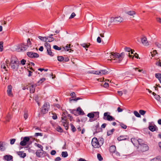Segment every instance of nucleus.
Returning a JSON list of instances; mask_svg holds the SVG:
<instances>
[{
    "mask_svg": "<svg viewBox=\"0 0 161 161\" xmlns=\"http://www.w3.org/2000/svg\"><path fill=\"white\" fill-rule=\"evenodd\" d=\"M110 56V60L113 63H119L123 59L125 53L122 52L119 54L117 52H112Z\"/></svg>",
    "mask_w": 161,
    "mask_h": 161,
    "instance_id": "1",
    "label": "nucleus"
},
{
    "mask_svg": "<svg viewBox=\"0 0 161 161\" xmlns=\"http://www.w3.org/2000/svg\"><path fill=\"white\" fill-rule=\"evenodd\" d=\"M19 65V62L16 58H12L11 59L10 65L11 69L17 71L18 70Z\"/></svg>",
    "mask_w": 161,
    "mask_h": 161,
    "instance_id": "2",
    "label": "nucleus"
},
{
    "mask_svg": "<svg viewBox=\"0 0 161 161\" xmlns=\"http://www.w3.org/2000/svg\"><path fill=\"white\" fill-rule=\"evenodd\" d=\"M27 46L25 43H21L17 45L16 49L19 52H24L27 49Z\"/></svg>",
    "mask_w": 161,
    "mask_h": 161,
    "instance_id": "3",
    "label": "nucleus"
},
{
    "mask_svg": "<svg viewBox=\"0 0 161 161\" xmlns=\"http://www.w3.org/2000/svg\"><path fill=\"white\" fill-rule=\"evenodd\" d=\"M110 113L109 112L104 113L103 114V119L108 121H112L115 120V118L112 116L110 115Z\"/></svg>",
    "mask_w": 161,
    "mask_h": 161,
    "instance_id": "4",
    "label": "nucleus"
},
{
    "mask_svg": "<svg viewBox=\"0 0 161 161\" xmlns=\"http://www.w3.org/2000/svg\"><path fill=\"white\" fill-rule=\"evenodd\" d=\"M50 108L49 103L46 102L45 103L42 107L41 112L42 114H45L47 113Z\"/></svg>",
    "mask_w": 161,
    "mask_h": 161,
    "instance_id": "5",
    "label": "nucleus"
},
{
    "mask_svg": "<svg viewBox=\"0 0 161 161\" xmlns=\"http://www.w3.org/2000/svg\"><path fill=\"white\" fill-rule=\"evenodd\" d=\"M92 146L95 148H98L99 147L98 140L96 137L93 138L92 141Z\"/></svg>",
    "mask_w": 161,
    "mask_h": 161,
    "instance_id": "6",
    "label": "nucleus"
},
{
    "mask_svg": "<svg viewBox=\"0 0 161 161\" xmlns=\"http://www.w3.org/2000/svg\"><path fill=\"white\" fill-rule=\"evenodd\" d=\"M27 55L31 58H38L39 57V55L37 53H34L32 52H29L27 53Z\"/></svg>",
    "mask_w": 161,
    "mask_h": 161,
    "instance_id": "7",
    "label": "nucleus"
},
{
    "mask_svg": "<svg viewBox=\"0 0 161 161\" xmlns=\"http://www.w3.org/2000/svg\"><path fill=\"white\" fill-rule=\"evenodd\" d=\"M30 140V138L29 137L25 136V137L23 141H21L20 142V145L22 146H24L26 145L27 142H28Z\"/></svg>",
    "mask_w": 161,
    "mask_h": 161,
    "instance_id": "8",
    "label": "nucleus"
},
{
    "mask_svg": "<svg viewBox=\"0 0 161 161\" xmlns=\"http://www.w3.org/2000/svg\"><path fill=\"white\" fill-rule=\"evenodd\" d=\"M142 151L145 152L148 150L149 147L147 145L144 144L139 147Z\"/></svg>",
    "mask_w": 161,
    "mask_h": 161,
    "instance_id": "9",
    "label": "nucleus"
},
{
    "mask_svg": "<svg viewBox=\"0 0 161 161\" xmlns=\"http://www.w3.org/2000/svg\"><path fill=\"white\" fill-rule=\"evenodd\" d=\"M42 150H37L36 153L37 157L39 158H41L44 157L45 155L44 152H42Z\"/></svg>",
    "mask_w": 161,
    "mask_h": 161,
    "instance_id": "10",
    "label": "nucleus"
},
{
    "mask_svg": "<svg viewBox=\"0 0 161 161\" xmlns=\"http://www.w3.org/2000/svg\"><path fill=\"white\" fill-rule=\"evenodd\" d=\"M94 134L97 133L101 131L102 129L99 127V124L97 125L94 127Z\"/></svg>",
    "mask_w": 161,
    "mask_h": 161,
    "instance_id": "11",
    "label": "nucleus"
},
{
    "mask_svg": "<svg viewBox=\"0 0 161 161\" xmlns=\"http://www.w3.org/2000/svg\"><path fill=\"white\" fill-rule=\"evenodd\" d=\"M113 19V21L115 23L121 22L123 21V19L120 16L115 17L114 18L112 17L111 19Z\"/></svg>",
    "mask_w": 161,
    "mask_h": 161,
    "instance_id": "12",
    "label": "nucleus"
},
{
    "mask_svg": "<svg viewBox=\"0 0 161 161\" xmlns=\"http://www.w3.org/2000/svg\"><path fill=\"white\" fill-rule=\"evenodd\" d=\"M12 87L11 85H9L8 86L7 93L8 96L10 97H12L13 95L12 93Z\"/></svg>",
    "mask_w": 161,
    "mask_h": 161,
    "instance_id": "13",
    "label": "nucleus"
},
{
    "mask_svg": "<svg viewBox=\"0 0 161 161\" xmlns=\"http://www.w3.org/2000/svg\"><path fill=\"white\" fill-rule=\"evenodd\" d=\"M142 43L145 46L148 45V43L147 40V39L145 36H143L141 38Z\"/></svg>",
    "mask_w": 161,
    "mask_h": 161,
    "instance_id": "14",
    "label": "nucleus"
},
{
    "mask_svg": "<svg viewBox=\"0 0 161 161\" xmlns=\"http://www.w3.org/2000/svg\"><path fill=\"white\" fill-rule=\"evenodd\" d=\"M4 158L5 160L8 161L11 160L13 161V157L10 155H5L4 156Z\"/></svg>",
    "mask_w": 161,
    "mask_h": 161,
    "instance_id": "15",
    "label": "nucleus"
},
{
    "mask_svg": "<svg viewBox=\"0 0 161 161\" xmlns=\"http://www.w3.org/2000/svg\"><path fill=\"white\" fill-rule=\"evenodd\" d=\"M78 115H83L85 113L81 108L80 107H78L76 109Z\"/></svg>",
    "mask_w": 161,
    "mask_h": 161,
    "instance_id": "16",
    "label": "nucleus"
},
{
    "mask_svg": "<svg viewBox=\"0 0 161 161\" xmlns=\"http://www.w3.org/2000/svg\"><path fill=\"white\" fill-rule=\"evenodd\" d=\"M116 151V148L114 145H112L109 147V151L110 153H114Z\"/></svg>",
    "mask_w": 161,
    "mask_h": 161,
    "instance_id": "17",
    "label": "nucleus"
},
{
    "mask_svg": "<svg viewBox=\"0 0 161 161\" xmlns=\"http://www.w3.org/2000/svg\"><path fill=\"white\" fill-rule=\"evenodd\" d=\"M36 86V85H32L30 87V91L31 93H33L35 92V89Z\"/></svg>",
    "mask_w": 161,
    "mask_h": 161,
    "instance_id": "18",
    "label": "nucleus"
},
{
    "mask_svg": "<svg viewBox=\"0 0 161 161\" xmlns=\"http://www.w3.org/2000/svg\"><path fill=\"white\" fill-rule=\"evenodd\" d=\"M149 129L152 132H153L156 130V129H157L155 125H150L148 127Z\"/></svg>",
    "mask_w": 161,
    "mask_h": 161,
    "instance_id": "19",
    "label": "nucleus"
},
{
    "mask_svg": "<svg viewBox=\"0 0 161 161\" xmlns=\"http://www.w3.org/2000/svg\"><path fill=\"white\" fill-rule=\"evenodd\" d=\"M17 153L18 154L21 158H24L26 156V153H24L22 151H19L17 152Z\"/></svg>",
    "mask_w": 161,
    "mask_h": 161,
    "instance_id": "20",
    "label": "nucleus"
},
{
    "mask_svg": "<svg viewBox=\"0 0 161 161\" xmlns=\"http://www.w3.org/2000/svg\"><path fill=\"white\" fill-rule=\"evenodd\" d=\"M98 142L99 143V147H100L103 144L104 142V140L103 138H100L99 140H98Z\"/></svg>",
    "mask_w": 161,
    "mask_h": 161,
    "instance_id": "21",
    "label": "nucleus"
},
{
    "mask_svg": "<svg viewBox=\"0 0 161 161\" xmlns=\"http://www.w3.org/2000/svg\"><path fill=\"white\" fill-rule=\"evenodd\" d=\"M38 38L41 41L43 42H47L48 40V37H42L41 36H39Z\"/></svg>",
    "mask_w": 161,
    "mask_h": 161,
    "instance_id": "22",
    "label": "nucleus"
},
{
    "mask_svg": "<svg viewBox=\"0 0 161 161\" xmlns=\"http://www.w3.org/2000/svg\"><path fill=\"white\" fill-rule=\"evenodd\" d=\"M69 111H70V113L73 114L75 115L76 116H77L78 115L76 109L75 110L74 109H69Z\"/></svg>",
    "mask_w": 161,
    "mask_h": 161,
    "instance_id": "23",
    "label": "nucleus"
},
{
    "mask_svg": "<svg viewBox=\"0 0 161 161\" xmlns=\"http://www.w3.org/2000/svg\"><path fill=\"white\" fill-rule=\"evenodd\" d=\"M100 75H106L108 73V71L106 69L101 70H100Z\"/></svg>",
    "mask_w": 161,
    "mask_h": 161,
    "instance_id": "24",
    "label": "nucleus"
},
{
    "mask_svg": "<svg viewBox=\"0 0 161 161\" xmlns=\"http://www.w3.org/2000/svg\"><path fill=\"white\" fill-rule=\"evenodd\" d=\"M155 76L159 80L160 82L161 83V74L156 73L155 74Z\"/></svg>",
    "mask_w": 161,
    "mask_h": 161,
    "instance_id": "25",
    "label": "nucleus"
},
{
    "mask_svg": "<svg viewBox=\"0 0 161 161\" xmlns=\"http://www.w3.org/2000/svg\"><path fill=\"white\" fill-rule=\"evenodd\" d=\"M45 47L46 48L47 51L51 49V47L50 45L47 42H46L44 44Z\"/></svg>",
    "mask_w": 161,
    "mask_h": 161,
    "instance_id": "26",
    "label": "nucleus"
},
{
    "mask_svg": "<svg viewBox=\"0 0 161 161\" xmlns=\"http://www.w3.org/2000/svg\"><path fill=\"white\" fill-rule=\"evenodd\" d=\"M152 161H161V157L160 156H158L151 160Z\"/></svg>",
    "mask_w": 161,
    "mask_h": 161,
    "instance_id": "27",
    "label": "nucleus"
},
{
    "mask_svg": "<svg viewBox=\"0 0 161 161\" xmlns=\"http://www.w3.org/2000/svg\"><path fill=\"white\" fill-rule=\"evenodd\" d=\"M62 120L61 122L62 124H64L65 123H67L68 122V120L67 119L66 116H64V117H62Z\"/></svg>",
    "mask_w": 161,
    "mask_h": 161,
    "instance_id": "28",
    "label": "nucleus"
},
{
    "mask_svg": "<svg viewBox=\"0 0 161 161\" xmlns=\"http://www.w3.org/2000/svg\"><path fill=\"white\" fill-rule=\"evenodd\" d=\"M126 139L125 137V136H120L119 137L117 138V139L119 141H121L122 140H126Z\"/></svg>",
    "mask_w": 161,
    "mask_h": 161,
    "instance_id": "29",
    "label": "nucleus"
},
{
    "mask_svg": "<svg viewBox=\"0 0 161 161\" xmlns=\"http://www.w3.org/2000/svg\"><path fill=\"white\" fill-rule=\"evenodd\" d=\"M47 52L48 54L51 57L53 56L54 55V53L52 52L51 49L48 50V51L47 50Z\"/></svg>",
    "mask_w": 161,
    "mask_h": 161,
    "instance_id": "30",
    "label": "nucleus"
},
{
    "mask_svg": "<svg viewBox=\"0 0 161 161\" xmlns=\"http://www.w3.org/2000/svg\"><path fill=\"white\" fill-rule=\"evenodd\" d=\"M61 155L62 157L66 158L68 156V154L67 152H62Z\"/></svg>",
    "mask_w": 161,
    "mask_h": 161,
    "instance_id": "31",
    "label": "nucleus"
},
{
    "mask_svg": "<svg viewBox=\"0 0 161 161\" xmlns=\"http://www.w3.org/2000/svg\"><path fill=\"white\" fill-rule=\"evenodd\" d=\"M114 129H112L111 130L108 131L107 133V135L109 136L111 135L112 134H113V132H114Z\"/></svg>",
    "mask_w": 161,
    "mask_h": 161,
    "instance_id": "32",
    "label": "nucleus"
},
{
    "mask_svg": "<svg viewBox=\"0 0 161 161\" xmlns=\"http://www.w3.org/2000/svg\"><path fill=\"white\" fill-rule=\"evenodd\" d=\"M87 116L90 118H93L94 117L95 114H94L92 113H89L87 114Z\"/></svg>",
    "mask_w": 161,
    "mask_h": 161,
    "instance_id": "33",
    "label": "nucleus"
},
{
    "mask_svg": "<svg viewBox=\"0 0 161 161\" xmlns=\"http://www.w3.org/2000/svg\"><path fill=\"white\" fill-rule=\"evenodd\" d=\"M70 45H67L65 47H63L64 50L65 51H68L70 48Z\"/></svg>",
    "mask_w": 161,
    "mask_h": 161,
    "instance_id": "34",
    "label": "nucleus"
},
{
    "mask_svg": "<svg viewBox=\"0 0 161 161\" xmlns=\"http://www.w3.org/2000/svg\"><path fill=\"white\" fill-rule=\"evenodd\" d=\"M24 117L25 120L28 117V111H24Z\"/></svg>",
    "mask_w": 161,
    "mask_h": 161,
    "instance_id": "35",
    "label": "nucleus"
},
{
    "mask_svg": "<svg viewBox=\"0 0 161 161\" xmlns=\"http://www.w3.org/2000/svg\"><path fill=\"white\" fill-rule=\"evenodd\" d=\"M5 148L3 145V144L1 142H0V150L2 151H4L5 150Z\"/></svg>",
    "mask_w": 161,
    "mask_h": 161,
    "instance_id": "36",
    "label": "nucleus"
},
{
    "mask_svg": "<svg viewBox=\"0 0 161 161\" xmlns=\"http://www.w3.org/2000/svg\"><path fill=\"white\" fill-rule=\"evenodd\" d=\"M127 14L130 15H133L136 14V13L133 11H130L127 12Z\"/></svg>",
    "mask_w": 161,
    "mask_h": 161,
    "instance_id": "37",
    "label": "nucleus"
},
{
    "mask_svg": "<svg viewBox=\"0 0 161 161\" xmlns=\"http://www.w3.org/2000/svg\"><path fill=\"white\" fill-rule=\"evenodd\" d=\"M70 125L71 126V130L73 132H75L76 130V129L75 126L72 124H70Z\"/></svg>",
    "mask_w": 161,
    "mask_h": 161,
    "instance_id": "38",
    "label": "nucleus"
},
{
    "mask_svg": "<svg viewBox=\"0 0 161 161\" xmlns=\"http://www.w3.org/2000/svg\"><path fill=\"white\" fill-rule=\"evenodd\" d=\"M137 141L138 142L140 146L144 144V143H143V140L141 139H139L137 140Z\"/></svg>",
    "mask_w": 161,
    "mask_h": 161,
    "instance_id": "39",
    "label": "nucleus"
},
{
    "mask_svg": "<svg viewBox=\"0 0 161 161\" xmlns=\"http://www.w3.org/2000/svg\"><path fill=\"white\" fill-rule=\"evenodd\" d=\"M57 58L58 60L60 62H62L64 59V58L62 56H58Z\"/></svg>",
    "mask_w": 161,
    "mask_h": 161,
    "instance_id": "40",
    "label": "nucleus"
},
{
    "mask_svg": "<svg viewBox=\"0 0 161 161\" xmlns=\"http://www.w3.org/2000/svg\"><path fill=\"white\" fill-rule=\"evenodd\" d=\"M119 125L121 128L124 129H126L127 128L126 125L123 123H120Z\"/></svg>",
    "mask_w": 161,
    "mask_h": 161,
    "instance_id": "41",
    "label": "nucleus"
},
{
    "mask_svg": "<svg viewBox=\"0 0 161 161\" xmlns=\"http://www.w3.org/2000/svg\"><path fill=\"white\" fill-rule=\"evenodd\" d=\"M97 158L99 161H101L103 160V157L101 156V155L99 153L97 154Z\"/></svg>",
    "mask_w": 161,
    "mask_h": 161,
    "instance_id": "42",
    "label": "nucleus"
},
{
    "mask_svg": "<svg viewBox=\"0 0 161 161\" xmlns=\"http://www.w3.org/2000/svg\"><path fill=\"white\" fill-rule=\"evenodd\" d=\"M3 49V42H0V51L2 52Z\"/></svg>",
    "mask_w": 161,
    "mask_h": 161,
    "instance_id": "43",
    "label": "nucleus"
},
{
    "mask_svg": "<svg viewBox=\"0 0 161 161\" xmlns=\"http://www.w3.org/2000/svg\"><path fill=\"white\" fill-rule=\"evenodd\" d=\"M11 115L10 114H8L6 116V119L7 121H9L11 119Z\"/></svg>",
    "mask_w": 161,
    "mask_h": 161,
    "instance_id": "44",
    "label": "nucleus"
},
{
    "mask_svg": "<svg viewBox=\"0 0 161 161\" xmlns=\"http://www.w3.org/2000/svg\"><path fill=\"white\" fill-rule=\"evenodd\" d=\"M48 40H47V42H52L54 41V39L53 37L51 36H48Z\"/></svg>",
    "mask_w": 161,
    "mask_h": 161,
    "instance_id": "45",
    "label": "nucleus"
},
{
    "mask_svg": "<svg viewBox=\"0 0 161 161\" xmlns=\"http://www.w3.org/2000/svg\"><path fill=\"white\" fill-rule=\"evenodd\" d=\"M27 46V47L30 46L31 45V42L30 41V39L28 38L27 40V43L26 44Z\"/></svg>",
    "mask_w": 161,
    "mask_h": 161,
    "instance_id": "46",
    "label": "nucleus"
},
{
    "mask_svg": "<svg viewBox=\"0 0 161 161\" xmlns=\"http://www.w3.org/2000/svg\"><path fill=\"white\" fill-rule=\"evenodd\" d=\"M134 114L137 117H141V115L137 111H134Z\"/></svg>",
    "mask_w": 161,
    "mask_h": 161,
    "instance_id": "47",
    "label": "nucleus"
},
{
    "mask_svg": "<svg viewBox=\"0 0 161 161\" xmlns=\"http://www.w3.org/2000/svg\"><path fill=\"white\" fill-rule=\"evenodd\" d=\"M53 48L57 50H61V48L60 47H59L57 45H54L53 46Z\"/></svg>",
    "mask_w": 161,
    "mask_h": 161,
    "instance_id": "48",
    "label": "nucleus"
},
{
    "mask_svg": "<svg viewBox=\"0 0 161 161\" xmlns=\"http://www.w3.org/2000/svg\"><path fill=\"white\" fill-rule=\"evenodd\" d=\"M81 45L84 47L87 48L89 47L90 45H88L86 43H83L81 44Z\"/></svg>",
    "mask_w": 161,
    "mask_h": 161,
    "instance_id": "49",
    "label": "nucleus"
},
{
    "mask_svg": "<svg viewBox=\"0 0 161 161\" xmlns=\"http://www.w3.org/2000/svg\"><path fill=\"white\" fill-rule=\"evenodd\" d=\"M57 130L59 132H63V130L59 126H58L57 128Z\"/></svg>",
    "mask_w": 161,
    "mask_h": 161,
    "instance_id": "50",
    "label": "nucleus"
},
{
    "mask_svg": "<svg viewBox=\"0 0 161 161\" xmlns=\"http://www.w3.org/2000/svg\"><path fill=\"white\" fill-rule=\"evenodd\" d=\"M139 113L140 114L143 115L146 113V111L142 110H140L139 111Z\"/></svg>",
    "mask_w": 161,
    "mask_h": 161,
    "instance_id": "51",
    "label": "nucleus"
},
{
    "mask_svg": "<svg viewBox=\"0 0 161 161\" xmlns=\"http://www.w3.org/2000/svg\"><path fill=\"white\" fill-rule=\"evenodd\" d=\"M63 124L64 126L65 127V129L67 130L68 128V122Z\"/></svg>",
    "mask_w": 161,
    "mask_h": 161,
    "instance_id": "52",
    "label": "nucleus"
},
{
    "mask_svg": "<svg viewBox=\"0 0 161 161\" xmlns=\"http://www.w3.org/2000/svg\"><path fill=\"white\" fill-rule=\"evenodd\" d=\"M1 68H3L5 70L7 71L6 69V68L5 66V64L4 63L2 64L1 65Z\"/></svg>",
    "mask_w": 161,
    "mask_h": 161,
    "instance_id": "53",
    "label": "nucleus"
},
{
    "mask_svg": "<svg viewBox=\"0 0 161 161\" xmlns=\"http://www.w3.org/2000/svg\"><path fill=\"white\" fill-rule=\"evenodd\" d=\"M131 140L134 145H135V142L137 141V140L135 138H132Z\"/></svg>",
    "mask_w": 161,
    "mask_h": 161,
    "instance_id": "54",
    "label": "nucleus"
},
{
    "mask_svg": "<svg viewBox=\"0 0 161 161\" xmlns=\"http://www.w3.org/2000/svg\"><path fill=\"white\" fill-rule=\"evenodd\" d=\"M53 116H52V118L53 119H57V116L56 115V114H54V113H53Z\"/></svg>",
    "mask_w": 161,
    "mask_h": 161,
    "instance_id": "55",
    "label": "nucleus"
},
{
    "mask_svg": "<svg viewBox=\"0 0 161 161\" xmlns=\"http://www.w3.org/2000/svg\"><path fill=\"white\" fill-rule=\"evenodd\" d=\"M155 97V99L158 101H160V99H161V97H160L159 95H156Z\"/></svg>",
    "mask_w": 161,
    "mask_h": 161,
    "instance_id": "56",
    "label": "nucleus"
},
{
    "mask_svg": "<svg viewBox=\"0 0 161 161\" xmlns=\"http://www.w3.org/2000/svg\"><path fill=\"white\" fill-rule=\"evenodd\" d=\"M156 64L157 65H158L159 67H161V61L160 62V60H159L158 61H157L156 62Z\"/></svg>",
    "mask_w": 161,
    "mask_h": 161,
    "instance_id": "57",
    "label": "nucleus"
},
{
    "mask_svg": "<svg viewBox=\"0 0 161 161\" xmlns=\"http://www.w3.org/2000/svg\"><path fill=\"white\" fill-rule=\"evenodd\" d=\"M75 14L74 13H72L70 16L69 19H71L74 18L75 16Z\"/></svg>",
    "mask_w": 161,
    "mask_h": 161,
    "instance_id": "58",
    "label": "nucleus"
},
{
    "mask_svg": "<svg viewBox=\"0 0 161 161\" xmlns=\"http://www.w3.org/2000/svg\"><path fill=\"white\" fill-rule=\"evenodd\" d=\"M26 62V61L24 59H22L20 61L21 64L23 65H24L25 64V63Z\"/></svg>",
    "mask_w": 161,
    "mask_h": 161,
    "instance_id": "59",
    "label": "nucleus"
},
{
    "mask_svg": "<svg viewBox=\"0 0 161 161\" xmlns=\"http://www.w3.org/2000/svg\"><path fill=\"white\" fill-rule=\"evenodd\" d=\"M46 80V79L45 78H41L38 82V83H42L43 82H44V81H45Z\"/></svg>",
    "mask_w": 161,
    "mask_h": 161,
    "instance_id": "60",
    "label": "nucleus"
},
{
    "mask_svg": "<svg viewBox=\"0 0 161 161\" xmlns=\"http://www.w3.org/2000/svg\"><path fill=\"white\" fill-rule=\"evenodd\" d=\"M15 139H12L10 140V144L12 145L13 144L15 141Z\"/></svg>",
    "mask_w": 161,
    "mask_h": 161,
    "instance_id": "61",
    "label": "nucleus"
},
{
    "mask_svg": "<svg viewBox=\"0 0 161 161\" xmlns=\"http://www.w3.org/2000/svg\"><path fill=\"white\" fill-rule=\"evenodd\" d=\"M37 147L39 148H40L41 149L40 150H42V152H44L43 151V147L42 145H41L38 144L37 145Z\"/></svg>",
    "mask_w": 161,
    "mask_h": 161,
    "instance_id": "62",
    "label": "nucleus"
},
{
    "mask_svg": "<svg viewBox=\"0 0 161 161\" xmlns=\"http://www.w3.org/2000/svg\"><path fill=\"white\" fill-rule=\"evenodd\" d=\"M125 51L128 52H130V51L131 50L130 48L128 47H125Z\"/></svg>",
    "mask_w": 161,
    "mask_h": 161,
    "instance_id": "63",
    "label": "nucleus"
},
{
    "mask_svg": "<svg viewBox=\"0 0 161 161\" xmlns=\"http://www.w3.org/2000/svg\"><path fill=\"white\" fill-rule=\"evenodd\" d=\"M155 45L158 47L161 48V44L157 42L155 43Z\"/></svg>",
    "mask_w": 161,
    "mask_h": 161,
    "instance_id": "64",
    "label": "nucleus"
}]
</instances>
